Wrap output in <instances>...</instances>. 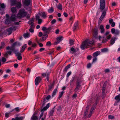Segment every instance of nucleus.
Instances as JSON below:
<instances>
[{
	"instance_id": "obj_1",
	"label": "nucleus",
	"mask_w": 120,
	"mask_h": 120,
	"mask_svg": "<svg viewBox=\"0 0 120 120\" xmlns=\"http://www.w3.org/2000/svg\"><path fill=\"white\" fill-rule=\"evenodd\" d=\"M27 13L23 9H21L19 11V13L17 15V17L21 19L23 17L26 16Z\"/></svg>"
},
{
	"instance_id": "obj_2",
	"label": "nucleus",
	"mask_w": 120,
	"mask_h": 120,
	"mask_svg": "<svg viewBox=\"0 0 120 120\" xmlns=\"http://www.w3.org/2000/svg\"><path fill=\"white\" fill-rule=\"evenodd\" d=\"M82 82V80L81 78L77 79L76 82V87L74 90L75 92H77L79 90L81 86V83Z\"/></svg>"
},
{
	"instance_id": "obj_3",
	"label": "nucleus",
	"mask_w": 120,
	"mask_h": 120,
	"mask_svg": "<svg viewBox=\"0 0 120 120\" xmlns=\"http://www.w3.org/2000/svg\"><path fill=\"white\" fill-rule=\"evenodd\" d=\"M89 45L88 41L86 40L82 42L80 47L83 50L87 48Z\"/></svg>"
},
{
	"instance_id": "obj_4",
	"label": "nucleus",
	"mask_w": 120,
	"mask_h": 120,
	"mask_svg": "<svg viewBox=\"0 0 120 120\" xmlns=\"http://www.w3.org/2000/svg\"><path fill=\"white\" fill-rule=\"evenodd\" d=\"M105 0H100V8L101 11L103 10L105 7Z\"/></svg>"
},
{
	"instance_id": "obj_5",
	"label": "nucleus",
	"mask_w": 120,
	"mask_h": 120,
	"mask_svg": "<svg viewBox=\"0 0 120 120\" xmlns=\"http://www.w3.org/2000/svg\"><path fill=\"white\" fill-rule=\"evenodd\" d=\"M41 78L40 76L37 77L35 80V83L36 85H38L39 83L41 80Z\"/></svg>"
},
{
	"instance_id": "obj_6",
	"label": "nucleus",
	"mask_w": 120,
	"mask_h": 120,
	"mask_svg": "<svg viewBox=\"0 0 120 120\" xmlns=\"http://www.w3.org/2000/svg\"><path fill=\"white\" fill-rule=\"evenodd\" d=\"M106 13V11H104L102 12L101 15L99 20V22H101L103 18L105 17Z\"/></svg>"
},
{
	"instance_id": "obj_7",
	"label": "nucleus",
	"mask_w": 120,
	"mask_h": 120,
	"mask_svg": "<svg viewBox=\"0 0 120 120\" xmlns=\"http://www.w3.org/2000/svg\"><path fill=\"white\" fill-rule=\"evenodd\" d=\"M50 72H46L45 73H43L42 74V75L43 77L46 76V79L48 81H49V79L48 76L49 75Z\"/></svg>"
},
{
	"instance_id": "obj_8",
	"label": "nucleus",
	"mask_w": 120,
	"mask_h": 120,
	"mask_svg": "<svg viewBox=\"0 0 120 120\" xmlns=\"http://www.w3.org/2000/svg\"><path fill=\"white\" fill-rule=\"evenodd\" d=\"M94 33V36L96 38H97V36L98 33V30L97 28H95L93 30Z\"/></svg>"
},
{
	"instance_id": "obj_9",
	"label": "nucleus",
	"mask_w": 120,
	"mask_h": 120,
	"mask_svg": "<svg viewBox=\"0 0 120 120\" xmlns=\"http://www.w3.org/2000/svg\"><path fill=\"white\" fill-rule=\"evenodd\" d=\"M31 0H25L23 2L24 4L26 6H28L30 4Z\"/></svg>"
},
{
	"instance_id": "obj_10",
	"label": "nucleus",
	"mask_w": 120,
	"mask_h": 120,
	"mask_svg": "<svg viewBox=\"0 0 120 120\" xmlns=\"http://www.w3.org/2000/svg\"><path fill=\"white\" fill-rule=\"evenodd\" d=\"M17 56V58L18 60H20L22 59V57L21 56V54L19 52H17L15 54Z\"/></svg>"
},
{
	"instance_id": "obj_11",
	"label": "nucleus",
	"mask_w": 120,
	"mask_h": 120,
	"mask_svg": "<svg viewBox=\"0 0 120 120\" xmlns=\"http://www.w3.org/2000/svg\"><path fill=\"white\" fill-rule=\"evenodd\" d=\"M99 28L100 29L101 33L102 34L104 33L105 32V29L103 26L102 25H100Z\"/></svg>"
},
{
	"instance_id": "obj_12",
	"label": "nucleus",
	"mask_w": 120,
	"mask_h": 120,
	"mask_svg": "<svg viewBox=\"0 0 120 120\" xmlns=\"http://www.w3.org/2000/svg\"><path fill=\"white\" fill-rule=\"evenodd\" d=\"M16 17V16L15 14H13L10 18V19L11 21H14L15 20Z\"/></svg>"
},
{
	"instance_id": "obj_13",
	"label": "nucleus",
	"mask_w": 120,
	"mask_h": 120,
	"mask_svg": "<svg viewBox=\"0 0 120 120\" xmlns=\"http://www.w3.org/2000/svg\"><path fill=\"white\" fill-rule=\"evenodd\" d=\"M70 52L72 54H74L76 52V50L73 47H71L70 50Z\"/></svg>"
},
{
	"instance_id": "obj_14",
	"label": "nucleus",
	"mask_w": 120,
	"mask_h": 120,
	"mask_svg": "<svg viewBox=\"0 0 120 120\" xmlns=\"http://www.w3.org/2000/svg\"><path fill=\"white\" fill-rule=\"evenodd\" d=\"M78 27V23L77 21H76L74 25V26L73 28V30L75 31Z\"/></svg>"
},
{
	"instance_id": "obj_15",
	"label": "nucleus",
	"mask_w": 120,
	"mask_h": 120,
	"mask_svg": "<svg viewBox=\"0 0 120 120\" xmlns=\"http://www.w3.org/2000/svg\"><path fill=\"white\" fill-rule=\"evenodd\" d=\"M62 38V37L61 36L58 37L56 38L57 41L55 42L56 44L59 43L61 40Z\"/></svg>"
},
{
	"instance_id": "obj_16",
	"label": "nucleus",
	"mask_w": 120,
	"mask_h": 120,
	"mask_svg": "<svg viewBox=\"0 0 120 120\" xmlns=\"http://www.w3.org/2000/svg\"><path fill=\"white\" fill-rule=\"evenodd\" d=\"M41 14V16L43 18L45 19L47 17V14L45 12H42Z\"/></svg>"
},
{
	"instance_id": "obj_17",
	"label": "nucleus",
	"mask_w": 120,
	"mask_h": 120,
	"mask_svg": "<svg viewBox=\"0 0 120 120\" xmlns=\"http://www.w3.org/2000/svg\"><path fill=\"white\" fill-rule=\"evenodd\" d=\"M100 51H97L94 53H93V56L97 57L98 55L100 54Z\"/></svg>"
},
{
	"instance_id": "obj_18",
	"label": "nucleus",
	"mask_w": 120,
	"mask_h": 120,
	"mask_svg": "<svg viewBox=\"0 0 120 120\" xmlns=\"http://www.w3.org/2000/svg\"><path fill=\"white\" fill-rule=\"evenodd\" d=\"M48 35H46V36H43L42 37V38H41L40 39V40L41 41H45L48 38Z\"/></svg>"
},
{
	"instance_id": "obj_19",
	"label": "nucleus",
	"mask_w": 120,
	"mask_h": 120,
	"mask_svg": "<svg viewBox=\"0 0 120 120\" xmlns=\"http://www.w3.org/2000/svg\"><path fill=\"white\" fill-rule=\"evenodd\" d=\"M48 12L49 13H52L54 11V8L53 7H51L48 10Z\"/></svg>"
},
{
	"instance_id": "obj_20",
	"label": "nucleus",
	"mask_w": 120,
	"mask_h": 120,
	"mask_svg": "<svg viewBox=\"0 0 120 120\" xmlns=\"http://www.w3.org/2000/svg\"><path fill=\"white\" fill-rule=\"evenodd\" d=\"M10 50H11L13 51L14 52L15 54L17 52V50L15 49V47L12 46L11 47H10Z\"/></svg>"
},
{
	"instance_id": "obj_21",
	"label": "nucleus",
	"mask_w": 120,
	"mask_h": 120,
	"mask_svg": "<svg viewBox=\"0 0 120 120\" xmlns=\"http://www.w3.org/2000/svg\"><path fill=\"white\" fill-rule=\"evenodd\" d=\"M23 36L25 38H29L30 36V33H25L24 34Z\"/></svg>"
},
{
	"instance_id": "obj_22",
	"label": "nucleus",
	"mask_w": 120,
	"mask_h": 120,
	"mask_svg": "<svg viewBox=\"0 0 120 120\" xmlns=\"http://www.w3.org/2000/svg\"><path fill=\"white\" fill-rule=\"evenodd\" d=\"M17 7L18 8H20L21 7L22 5L20 2H17L16 4Z\"/></svg>"
},
{
	"instance_id": "obj_23",
	"label": "nucleus",
	"mask_w": 120,
	"mask_h": 120,
	"mask_svg": "<svg viewBox=\"0 0 120 120\" xmlns=\"http://www.w3.org/2000/svg\"><path fill=\"white\" fill-rule=\"evenodd\" d=\"M57 87L53 91L52 95V97H53L56 95L57 91Z\"/></svg>"
},
{
	"instance_id": "obj_24",
	"label": "nucleus",
	"mask_w": 120,
	"mask_h": 120,
	"mask_svg": "<svg viewBox=\"0 0 120 120\" xmlns=\"http://www.w3.org/2000/svg\"><path fill=\"white\" fill-rule=\"evenodd\" d=\"M40 16H41V14L40 13H39L37 14L36 16V20H37L38 19H40Z\"/></svg>"
},
{
	"instance_id": "obj_25",
	"label": "nucleus",
	"mask_w": 120,
	"mask_h": 120,
	"mask_svg": "<svg viewBox=\"0 0 120 120\" xmlns=\"http://www.w3.org/2000/svg\"><path fill=\"white\" fill-rule=\"evenodd\" d=\"M115 38H112L110 40V43L111 45H112L115 42Z\"/></svg>"
},
{
	"instance_id": "obj_26",
	"label": "nucleus",
	"mask_w": 120,
	"mask_h": 120,
	"mask_svg": "<svg viewBox=\"0 0 120 120\" xmlns=\"http://www.w3.org/2000/svg\"><path fill=\"white\" fill-rule=\"evenodd\" d=\"M11 21L9 19H6L5 21V23L6 24H8L10 23Z\"/></svg>"
},
{
	"instance_id": "obj_27",
	"label": "nucleus",
	"mask_w": 120,
	"mask_h": 120,
	"mask_svg": "<svg viewBox=\"0 0 120 120\" xmlns=\"http://www.w3.org/2000/svg\"><path fill=\"white\" fill-rule=\"evenodd\" d=\"M70 67L71 65L70 64H68L65 67L64 69V71L65 72H66L67 71L68 69Z\"/></svg>"
},
{
	"instance_id": "obj_28",
	"label": "nucleus",
	"mask_w": 120,
	"mask_h": 120,
	"mask_svg": "<svg viewBox=\"0 0 120 120\" xmlns=\"http://www.w3.org/2000/svg\"><path fill=\"white\" fill-rule=\"evenodd\" d=\"M11 11L12 13H15L16 11V7H13L11 9Z\"/></svg>"
},
{
	"instance_id": "obj_29",
	"label": "nucleus",
	"mask_w": 120,
	"mask_h": 120,
	"mask_svg": "<svg viewBox=\"0 0 120 120\" xmlns=\"http://www.w3.org/2000/svg\"><path fill=\"white\" fill-rule=\"evenodd\" d=\"M57 8L61 10L62 9V5L60 4L59 3L58 5L57 6Z\"/></svg>"
},
{
	"instance_id": "obj_30",
	"label": "nucleus",
	"mask_w": 120,
	"mask_h": 120,
	"mask_svg": "<svg viewBox=\"0 0 120 120\" xmlns=\"http://www.w3.org/2000/svg\"><path fill=\"white\" fill-rule=\"evenodd\" d=\"M17 2L15 0H13L11 2V5L13 6L15 5H16Z\"/></svg>"
},
{
	"instance_id": "obj_31",
	"label": "nucleus",
	"mask_w": 120,
	"mask_h": 120,
	"mask_svg": "<svg viewBox=\"0 0 120 120\" xmlns=\"http://www.w3.org/2000/svg\"><path fill=\"white\" fill-rule=\"evenodd\" d=\"M55 107H54L52 109V110L50 111V113L49 114L50 116H52L53 114V113L54 111V108Z\"/></svg>"
},
{
	"instance_id": "obj_32",
	"label": "nucleus",
	"mask_w": 120,
	"mask_h": 120,
	"mask_svg": "<svg viewBox=\"0 0 120 120\" xmlns=\"http://www.w3.org/2000/svg\"><path fill=\"white\" fill-rule=\"evenodd\" d=\"M7 30V31L9 33L8 35H10L11 33L12 32V30L10 28L8 29Z\"/></svg>"
},
{
	"instance_id": "obj_33",
	"label": "nucleus",
	"mask_w": 120,
	"mask_h": 120,
	"mask_svg": "<svg viewBox=\"0 0 120 120\" xmlns=\"http://www.w3.org/2000/svg\"><path fill=\"white\" fill-rule=\"evenodd\" d=\"M30 25V28H34L35 27L34 24V22L28 23Z\"/></svg>"
},
{
	"instance_id": "obj_34",
	"label": "nucleus",
	"mask_w": 120,
	"mask_h": 120,
	"mask_svg": "<svg viewBox=\"0 0 120 120\" xmlns=\"http://www.w3.org/2000/svg\"><path fill=\"white\" fill-rule=\"evenodd\" d=\"M115 99L116 100H118V101H120V94H119V95L116 96L115 98Z\"/></svg>"
},
{
	"instance_id": "obj_35",
	"label": "nucleus",
	"mask_w": 120,
	"mask_h": 120,
	"mask_svg": "<svg viewBox=\"0 0 120 120\" xmlns=\"http://www.w3.org/2000/svg\"><path fill=\"white\" fill-rule=\"evenodd\" d=\"M32 120H38V118L36 116H33L32 117Z\"/></svg>"
},
{
	"instance_id": "obj_36",
	"label": "nucleus",
	"mask_w": 120,
	"mask_h": 120,
	"mask_svg": "<svg viewBox=\"0 0 120 120\" xmlns=\"http://www.w3.org/2000/svg\"><path fill=\"white\" fill-rule=\"evenodd\" d=\"M44 31L43 36H46L48 35L47 34L49 33V32L47 30Z\"/></svg>"
},
{
	"instance_id": "obj_37",
	"label": "nucleus",
	"mask_w": 120,
	"mask_h": 120,
	"mask_svg": "<svg viewBox=\"0 0 120 120\" xmlns=\"http://www.w3.org/2000/svg\"><path fill=\"white\" fill-rule=\"evenodd\" d=\"M88 44H89V45H88V46H91L92 45H93L94 44V42L93 41H90L89 42H88Z\"/></svg>"
},
{
	"instance_id": "obj_38",
	"label": "nucleus",
	"mask_w": 120,
	"mask_h": 120,
	"mask_svg": "<svg viewBox=\"0 0 120 120\" xmlns=\"http://www.w3.org/2000/svg\"><path fill=\"white\" fill-rule=\"evenodd\" d=\"M5 45V44L3 42H2L1 43V45L0 47V49H1L3 48H4V46Z\"/></svg>"
},
{
	"instance_id": "obj_39",
	"label": "nucleus",
	"mask_w": 120,
	"mask_h": 120,
	"mask_svg": "<svg viewBox=\"0 0 120 120\" xmlns=\"http://www.w3.org/2000/svg\"><path fill=\"white\" fill-rule=\"evenodd\" d=\"M16 120H22L23 119V118L21 116L20 117H15Z\"/></svg>"
},
{
	"instance_id": "obj_40",
	"label": "nucleus",
	"mask_w": 120,
	"mask_h": 120,
	"mask_svg": "<svg viewBox=\"0 0 120 120\" xmlns=\"http://www.w3.org/2000/svg\"><path fill=\"white\" fill-rule=\"evenodd\" d=\"M108 117L109 119H112L114 118V116H113L109 115L108 116Z\"/></svg>"
},
{
	"instance_id": "obj_41",
	"label": "nucleus",
	"mask_w": 120,
	"mask_h": 120,
	"mask_svg": "<svg viewBox=\"0 0 120 120\" xmlns=\"http://www.w3.org/2000/svg\"><path fill=\"white\" fill-rule=\"evenodd\" d=\"M10 28L12 30H15L16 29V27L15 26H12Z\"/></svg>"
},
{
	"instance_id": "obj_42",
	"label": "nucleus",
	"mask_w": 120,
	"mask_h": 120,
	"mask_svg": "<svg viewBox=\"0 0 120 120\" xmlns=\"http://www.w3.org/2000/svg\"><path fill=\"white\" fill-rule=\"evenodd\" d=\"M108 51V49L106 48H104L101 49V51L102 52H106Z\"/></svg>"
},
{
	"instance_id": "obj_43",
	"label": "nucleus",
	"mask_w": 120,
	"mask_h": 120,
	"mask_svg": "<svg viewBox=\"0 0 120 120\" xmlns=\"http://www.w3.org/2000/svg\"><path fill=\"white\" fill-rule=\"evenodd\" d=\"M63 93L64 92L63 91L60 92V94L59 95V98H60L63 95Z\"/></svg>"
},
{
	"instance_id": "obj_44",
	"label": "nucleus",
	"mask_w": 120,
	"mask_h": 120,
	"mask_svg": "<svg viewBox=\"0 0 120 120\" xmlns=\"http://www.w3.org/2000/svg\"><path fill=\"white\" fill-rule=\"evenodd\" d=\"M52 44L51 42L50 41L47 42L46 44V45L48 46H50Z\"/></svg>"
},
{
	"instance_id": "obj_45",
	"label": "nucleus",
	"mask_w": 120,
	"mask_h": 120,
	"mask_svg": "<svg viewBox=\"0 0 120 120\" xmlns=\"http://www.w3.org/2000/svg\"><path fill=\"white\" fill-rule=\"evenodd\" d=\"M37 20H38V23L39 24H41L42 22V19H38Z\"/></svg>"
},
{
	"instance_id": "obj_46",
	"label": "nucleus",
	"mask_w": 120,
	"mask_h": 120,
	"mask_svg": "<svg viewBox=\"0 0 120 120\" xmlns=\"http://www.w3.org/2000/svg\"><path fill=\"white\" fill-rule=\"evenodd\" d=\"M119 31L117 30H116L115 33L114 34L116 35H118L119 34Z\"/></svg>"
},
{
	"instance_id": "obj_47",
	"label": "nucleus",
	"mask_w": 120,
	"mask_h": 120,
	"mask_svg": "<svg viewBox=\"0 0 120 120\" xmlns=\"http://www.w3.org/2000/svg\"><path fill=\"white\" fill-rule=\"evenodd\" d=\"M47 107H44L43 109H42L41 110V112H44V111L46 110L47 109Z\"/></svg>"
},
{
	"instance_id": "obj_48",
	"label": "nucleus",
	"mask_w": 120,
	"mask_h": 120,
	"mask_svg": "<svg viewBox=\"0 0 120 120\" xmlns=\"http://www.w3.org/2000/svg\"><path fill=\"white\" fill-rule=\"evenodd\" d=\"M115 29L114 28H112L111 29V31L112 34H114L116 31Z\"/></svg>"
},
{
	"instance_id": "obj_49",
	"label": "nucleus",
	"mask_w": 120,
	"mask_h": 120,
	"mask_svg": "<svg viewBox=\"0 0 120 120\" xmlns=\"http://www.w3.org/2000/svg\"><path fill=\"white\" fill-rule=\"evenodd\" d=\"M37 42L40 47H41L43 46V45L42 43L38 42Z\"/></svg>"
},
{
	"instance_id": "obj_50",
	"label": "nucleus",
	"mask_w": 120,
	"mask_h": 120,
	"mask_svg": "<svg viewBox=\"0 0 120 120\" xmlns=\"http://www.w3.org/2000/svg\"><path fill=\"white\" fill-rule=\"evenodd\" d=\"M1 8H5V6L4 4H0V5Z\"/></svg>"
},
{
	"instance_id": "obj_51",
	"label": "nucleus",
	"mask_w": 120,
	"mask_h": 120,
	"mask_svg": "<svg viewBox=\"0 0 120 120\" xmlns=\"http://www.w3.org/2000/svg\"><path fill=\"white\" fill-rule=\"evenodd\" d=\"M71 71H70L68 72L67 75V78H68L69 76L71 74Z\"/></svg>"
},
{
	"instance_id": "obj_52",
	"label": "nucleus",
	"mask_w": 120,
	"mask_h": 120,
	"mask_svg": "<svg viewBox=\"0 0 120 120\" xmlns=\"http://www.w3.org/2000/svg\"><path fill=\"white\" fill-rule=\"evenodd\" d=\"M9 113H6L5 114V117L7 118H8L9 116Z\"/></svg>"
},
{
	"instance_id": "obj_53",
	"label": "nucleus",
	"mask_w": 120,
	"mask_h": 120,
	"mask_svg": "<svg viewBox=\"0 0 120 120\" xmlns=\"http://www.w3.org/2000/svg\"><path fill=\"white\" fill-rule=\"evenodd\" d=\"M4 55L7 58H8V54L7 52H5V53L4 54Z\"/></svg>"
},
{
	"instance_id": "obj_54",
	"label": "nucleus",
	"mask_w": 120,
	"mask_h": 120,
	"mask_svg": "<svg viewBox=\"0 0 120 120\" xmlns=\"http://www.w3.org/2000/svg\"><path fill=\"white\" fill-rule=\"evenodd\" d=\"M56 22V20L55 19H53L51 22V23L53 24L55 23Z\"/></svg>"
},
{
	"instance_id": "obj_55",
	"label": "nucleus",
	"mask_w": 120,
	"mask_h": 120,
	"mask_svg": "<svg viewBox=\"0 0 120 120\" xmlns=\"http://www.w3.org/2000/svg\"><path fill=\"white\" fill-rule=\"evenodd\" d=\"M2 61L3 62H4L6 61V59L4 57L2 58Z\"/></svg>"
},
{
	"instance_id": "obj_56",
	"label": "nucleus",
	"mask_w": 120,
	"mask_h": 120,
	"mask_svg": "<svg viewBox=\"0 0 120 120\" xmlns=\"http://www.w3.org/2000/svg\"><path fill=\"white\" fill-rule=\"evenodd\" d=\"M108 40H107V39H104L102 40V43H104L108 41Z\"/></svg>"
},
{
	"instance_id": "obj_57",
	"label": "nucleus",
	"mask_w": 120,
	"mask_h": 120,
	"mask_svg": "<svg viewBox=\"0 0 120 120\" xmlns=\"http://www.w3.org/2000/svg\"><path fill=\"white\" fill-rule=\"evenodd\" d=\"M113 22V19H110L109 20V22L110 24H112V23Z\"/></svg>"
},
{
	"instance_id": "obj_58",
	"label": "nucleus",
	"mask_w": 120,
	"mask_h": 120,
	"mask_svg": "<svg viewBox=\"0 0 120 120\" xmlns=\"http://www.w3.org/2000/svg\"><path fill=\"white\" fill-rule=\"evenodd\" d=\"M74 43V41L72 40H70V44L71 45H73Z\"/></svg>"
},
{
	"instance_id": "obj_59",
	"label": "nucleus",
	"mask_w": 120,
	"mask_h": 120,
	"mask_svg": "<svg viewBox=\"0 0 120 120\" xmlns=\"http://www.w3.org/2000/svg\"><path fill=\"white\" fill-rule=\"evenodd\" d=\"M34 21V19L32 18L30 20L28 23H30V22H33Z\"/></svg>"
},
{
	"instance_id": "obj_60",
	"label": "nucleus",
	"mask_w": 120,
	"mask_h": 120,
	"mask_svg": "<svg viewBox=\"0 0 120 120\" xmlns=\"http://www.w3.org/2000/svg\"><path fill=\"white\" fill-rule=\"evenodd\" d=\"M33 28H30L29 29V31L31 33L33 32H34V30L33 29Z\"/></svg>"
},
{
	"instance_id": "obj_61",
	"label": "nucleus",
	"mask_w": 120,
	"mask_h": 120,
	"mask_svg": "<svg viewBox=\"0 0 120 120\" xmlns=\"http://www.w3.org/2000/svg\"><path fill=\"white\" fill-rule=\"evenodd\" d=\"M52 29V27H50L48 28H47V30L49 32L50 31V30H51Z\"/></svg>"
},
{
	"instance_id": "obj_62",
	"label": "nucleus",
	"mask_w": 120,
	"mask_h": 120,
	"mask_svg": "<svg viewBox=\"0 0 120 120\" xmlns=\"http://www.w3.org/2000/svg\"><path fill=\"white\" fill-rule=\"evenodd\" d=\"M110 71V70L109 69H107L105 70V73L109 72Z\"/></svg>"
},
{
	"instance_id": "obj_63",
	"label": "nucleus",
	"mask_w": 120,
	"mask_h": 120,
	"mask_svg": "<svg viewBox=\"0 0 120 120\" xmlns=\"http://www.w3.org/2000/svg\"><path fill=\"white\" fill-rule=\"evenodd\" d=\"M94 57V58L93 60V62H94L96 61L97 60V57Z\"/></svg>"
},
{
	"instance_id": "obj_64",
	"label": "nucleus",
	"mask_w": 120,
	"mask_h": 120,
	"mask_svg": "<svg viewBox=\"0 0 120 120\" xmlns=\"http://www.w3.org/2000/svg\"><path fill=\"white\" fill-rule=\"evenodd\" d=\"M42 30L43 31H46L47 30V28L45 27H44L42 28Z\"/></svg>"
}]
</instances>
